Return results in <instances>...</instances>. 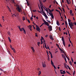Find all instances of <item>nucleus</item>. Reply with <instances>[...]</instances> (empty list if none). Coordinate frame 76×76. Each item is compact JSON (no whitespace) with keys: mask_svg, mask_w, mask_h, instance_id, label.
<instances>
[{"mask_svg":"<svg viewBox=\"0 0 76 76\" xmlns=\"http://www.w3.org/2000/svg\"><path fill=\"white\" fill-rule=\"evenodd\" d=\"M43 44H45H45H45V40H44V41H43Z\"/></svg>","mask_w":76,"mask_h":76,"instance_id":"c85d7f7f","label":"nucleus"},{"mask_svg":"<svg viewBox=\"0 0 76 76\" xmlns=\"http://www.w3.org/2000/svg\"><path fill=\"white\" fill-rule=\"evenodd\" d=\"M45 48H46V49H47V46L46 45V44H45Z\"/></svg>","mask_w":76,"mask_h":76,"instance_id":"09e8293b","label":"nucleus"},{"mask_svg":"<svg viewBox=\"0 0 76 76\" xmlns=\"http://www.w3.org/2000/svg\"><path fill=\"white\" fill-rule=\"evenodd\" d=\"M33 12H37V10H33Z\"/></svg>","mask_w":76,"mask_h":76,"instance_id":"f704fd0d","label":"nucleus"},{"mask_svg":"<svg viewBox=\"0 0 76 76\" xmlns=\"http://www.w3.org/2000/svg\"><path fill=\"white\" fill-rule=\"evenodd\" d=\"M58 48H59L60 51H62V49H61L60 48V47Z\"/></svg>","mask_w":76,"mask_h":76,"instance_id":"a18cd8bd","label":"nucleus"},{"mask_svg":"<svg viewBox=\"0 0 76 76\" xmlns=\"http://www.w3.org/2000/svg\"><path fill=\"white\" fill-rule=\"evenodd\" d=\"M66 1H67V4H70V2H69V0H66Z\"/></svg>","mask_w":76,"mask_h":76,"instance_id":"5701e85b","label":"nucleus"},{"mask_svg":"<svg viewBox=\"0 0 76 76\" xmlns=\"http://www.w3.org/2000/svg\"><path fill=\"white\" fill-rule=\"evenodd\" d=\"M8 40H9V42L10 43H11V39H10V37H8Z\"/></svg>","mask_w":76,"mask_h":76,"instance_id":"9b49d317","label":"nucleus"},{"mask_svg":"<svg viewBox=\"0 0 76 76\" xmlns=\"http://www.w3.org/2000/svg\"><path fill=\"white\" fill-rule=\"evenodd\" d=\"M56 45L57 47H58V48H59V45H58V44H56Z\"/></svg>","mask_w":76,"mask_h":76,"instance_id":"c9c22d12","label":"nucleus"},{"mask_svg":"<svg viewBox=\"0 0 76 76\" xmlns=\"http://www.w3.org/2000/svg\"><path fill=\"white\" fill-rule=\"evenodd\" d=\"M12 50H13V51L14 52V53H16V51H15V49H14L13 48H12Z\"/></svg>","mask_w":76,"mask_h":76,"instance_id":"1a4fd4ad","label":"nucleus"},{"mask_svg":"<svg viewBox=\"0 0 76 76\" xmlns=\"http://www.w3.org/2000/svg\"><path fill=\"white\" fill-rule=\"evenodd\" d=\"M61 74H65V73H66V72H61Z\"/></svg>","mask_w":76,"mask_h":76,"instance_id":"de8ad7c7","label":"nucleus"},{"mask_svg":"<svg viewBox=\"0 0 76 76\" xmlns=\"http://www.w3.org/2000/svg\"><path fill=\"white\" fill-rule=\"evenodd\" d=\"M65 23L66 25H67V22L66 21H65Z\"/></svg>","mask_w":76,"mask_h":76,"instance_id":"e433bc0d","label":"nucleus"},{"mask_svg":"<svg viewBox=\"0 0 76 76\" xmlns=\"http://www.w3.org/2000/svg\"><path fill=\"white\" fill-rule=\"evenodd\" d=\"M48 10H49V12H51V10H50V9L48 8Z\"/></svg>","mask_w":76,"mask_h":76,"instance_id":"49530a36","label":"nucleus"},{"mask_svg":"<svg viewBox=\"0 0 76 76\" xmlns=\"http://www.w3.org/2000/svg\"><path fill=\"white\" fill-rule=\"evenodd\" d=\"M61 40L63 41H63H64V37H62Z\"/></svg>","mask_w":76,"mask_h":76,"instance_id":"dca6fc26","label":"nucleus"},{"mask_svg":"<svg viewBox=\"0 0 76 76\" xmlns=\"http://www.w3.org/2000/svg\"><path fill=\"white\" fill-rule=\"evenodd\" d=\"M59 9H60V10H61V11H62V10H61V9L60 8V7H59Z\"/></svg>","mask_w":76,"mask_h":76,"instance_id":"69168bd1","label":"nucleus"},{"mask_svg":"<svg viewBox=\"0 0 76 76\" xmlns=\"http://www.w3.org/2000/svg\"><path fill=\"white\" fill-rule=\"evenodd\" d=\"M41 44L40 42H37V45L38 46H39V44Z\"/></svg>","mask_w":76,"mask_h":76,"instance_id":"f3484780","label":"nucleus"},{"mask_svg":"<svg viewBox=\"0 0 76 76\" xmlns=\"http://www.w3.org/2000/svg\"><path fill=\"white\" fill-rule=\"evenodd\" d=\"M44 23H43L40 26V27H41V26H42L43 25H44Z\"/></svg>","mask_w":76,"mask_h":76,"instance_id":"4d7b16f0","label":"nucleus"},{"mask_svg":"<svg viewBox=\"0 0 76 76\" xmlns=\"http://www.w3.org/2000/svg\"><path fill=\"white\" fill-rule=\"evenodd\" d=\"M40 6H41V9L42 11H44V10H43V8H42V7H41V5H40Z\"/></svg>","mask_w":76,"mask_h":76,"instance_id":"a19ab883","label":"nucleus"},{"mask_svg":"<svg viewBox=\"0 0 76 76\" xmlns=\"http://www.w3.org/2000/svg\"><path fill=\"white\" fill-rule=\"evenodd\" d=\"M28 27L29 26V27H28V28H30V29H31V28H32V26H31V25H30L29 26H28Z\"/></svg>","mask_w":76,"mask_h":76,"instance_id":"6ab92c4d","label":"nucleus"},{"mask_svg":"<svg viewBox=\"0 0 76 76\" xmlns=\"http://www.w3.org/2000/svg\"><path fill=\"white\" fill-rule=\"evenodd\" d=\"M41 72L40 71H39V72L38 73V75L39 76V75H41Z\"/></svg>","mask_w":76,"mask_h":76,"instance_id":"a878e982","label":"nucleus"},{"mask_svg":"<svg viewBox=\"0 0 76 76\" xmlns=\"http://www.w3.org/2000/svg\"><path fill=\"white\" fill-rule=\"evenodd\" d=\"M0 70H1V71H2V72H4V71L3 70V69H1V68H0Z\"/></svg>","mask_w":76,"mask_h":76,"instance_id":"bf43d9fd","label":"nucleus"},{"mask_svg":"<svg viewBox=\"0 0 76 76\" xmlns=\"http://www.w3.org/2000/svg\"><path fill=\"white\" fill-rule=\"evenodd\" d=\"M45 10L47 12V13H48V9L46 8V9H45Z\"/></svg>","mask_w":76,"mask_h":76,"instance_id":"79ce46f5","label":"nucleus"},{"mask_svg":"<svg viewBox=\"0 0 76 76\" xmlns=\"http://www.w3.org/2000/svg\"><path fill=\"white\" fill-rule=\"evenodd\" d=\"M42 13H43V14H44V15H45V12H44V11H42Z\"/></svg>","mask_w":76,"mask_h":76,"instance_id":"cd10ccee","label":"nucleus"},{"mask_svg":"<svg viewBox=\"0 0 76 76\" xmlns=\"http://www.w3.org/2000/svg\"><path fill=\"white\" fill-rule=\"evenodd\" d=\"M66 73H68V74H69V75H70V73H69V72L67 71H66Z\"/></svg>","mask_w":76,"mask_h":76,"instance_id":"5fc2aeb1","label":"nucleus"},{"mask_svg":"<svg viewBox=\"0 0 76 76\" xmlns=\"http://www.w3.org/2000/svg\"><path fill=\"white\" fill-rule=\"evenodd\" d=\"M48 60H50V57L49 56H48Z\"/></svg>","mask_w":76,"mask_h":76,"instance_id":"0e129e2a","label":"nucleus"},{"mask_svg":"<svg viewBox=\"0 0 76 76\" xmlns=\"http://www.w3.org/2000/svg\"><path fill=\"white\" fill-rule=\"evenodd\" d=\"M41 39H42H42H43V40H44V37H41Z\"/></svg>","mask_w":76,"mask_h":76,"instance_id":"c03bdc74","label":"nucleus"},{"mask_svg":"<svg viewBox=\"0 0 76 76\" xmlns=\"http://www.w3.org/2000/svg\"><path fill=\"white\" fill-rule=\"evenodd\" d=\"M71 61H72V63H73V58L71 57Z\"/></svg>","mask_w":76,"mask_h":76,"instance_id":"37998d69","label":"nucleus"},{"mask_svg":"<svg viewBox=\"0 0 76 76\" xmlns=\"http://www.w3.org/2000/svg\"><path fill=\"white\" fill-rule=\"evenodd\" d=\"M18 27L19 28V29H20V26H18Z\"/></svg>","mask_w":76,"mask_h":76,"instance_id":"052dcab7","label":"nucleus"},{"mask_svg":"<svg viewBox=\"0 0 76 76\" xmlns=\"http://www.w3.org/2000/svg\"><path fill=\"white\" fill-rule=\"evenodd\" d=\"M62 53H64V54H65V53L64 52V51H63V50H62V51H61Z\"/></svg>","mask_w":76,"mask_h":76,"instance_id":"72a5a7b5","label":"nucleus"},{"mask_svg":"<svg viewBox=\"0 0 76 76\" xmlns=\"http://www.w3.org/2000/svg\"><path fill=\"white\" fill-rule=\"evenodd\" d=\"M69 13H72V11L71 10H70V11H69Z\"/></svg>","mask_w":76,"mask_h":76,"instance_id":"ea45409f","label":"nucleus"},{"mask_svg":"<svg viewBox=\"0 0 76 76\" xmlns=\"http://www.w3.org/2000/svg\"><path fill=\"white\" fill-rule=\"evenodd\" d=\"M43 20L45 25H46L48 26H49V24H48V22H47V21H46L45 20Z\"/></svg>","mask_w":76,"mask_h":76,"instance_id":"f03ea898","label":"nucleus"},{"mask_svg":"<svg viewBox=\"0 0 76 76\" xmlns=\"http://www.w3.org/2000/svg\"><path fill=\"white\" fill-rule=\"evenodd\" d=\"M35 35H35V37H38V35H37V33H36L35 34Z\"/></svg>","mask_w":76,"mask_h":76,"instance_id":"58836bf2","label":"nucleus"},{"mask_svg":"<svg viewBox=\"0 0 76 76\" xmlns=\"http://www.w3.org/2000/svg\"><path fill=\"white\" fill-rule=\"evenodd\" d=\"M70 26V28L71 29H73V28L72 27H71V26Z\"/></svg>","mask_w":76,"mask_h":76,"instance_id":"13d9d810","label":"nucleus"},{"mask_svg":"<svg viewBox=\"0 0 76 76\" xmlns=\"http://www.w3.org/2000/svg\"><path fill=\"white\" fill-rule=\"evenodd\" d=\"M51 64H54V63H53V61H52V60L51 59Z\"/></svg>","mask_w":76,"mask_h":76,"instance_id":"c756f323","label":"nucleus"},{"mask_svg":"<svg viewBox=\"0 0 76 76\" xmlns=\"http://www.w3.org/2000/svg\"><path fill=\"white\" fill-rule=\"evenodd\" d=\"M74 64H76V62L75 61L74 62Z\"/></svg>","mask_w":76,"mask_h":76,"instance_id":"774afa93","label":"nucleus"},{"mask_svg":"<svg viewBox=\"0 0 76 76\" xmlns=\"http://www.w3.org/2000/svg\"><path fill=\"white\" fill-rule=\"evenodd\" d=\"M53 66L54 67L55 69H57V68H56V66H55V65H54Z\"/></svg>","mask_w":76,"mask_h":76,"instance_id":"3c124183","label":"nucleus"},{"mask_svg":"<svg viewBox=\"0 0 76 76\" xmlns=\"http://www.w3.org/2000/svg\"><path fill=\"white\" fill-rule=\"evenodd\" d=\"M48 12L49 15H50L51 16L52 19H54V15H53V12H52L51 11V12Z\"/></svg>","mask_w":76,"mask_h":76,"instance_id":"f257e3e1","label":"nucleus"},{"mask_svg":"<svg viewBox=\"0 0 76 76\" xmlns=\"http://www.w3.org/2000/svg\"><path fill=\"white\" fill-rule=\"evenodd\" d=\"M16 9H17L18 11L19 12H20V10H21V9L19 7H18Z\"/></svg>","mask_w":76,"mask_h":76,"instance_id":"7ed1b4c3","label":"nucleus"},{"mask_svg":"<svg viewBox=\"0 0 76 76\" xmlns=\"http://www.w3.org/2000/svg\"><path fill=\"white\" fill-rule=\"evenodd\" d=\"M27 21H28V23H30V21L29 20V19L27 20Z\"/></svg>","mask_w":76,"mask_h":76,"instance_id":"8fccbe9b","label":"nucleus"},{"mask_svg":"<svg viewBox=\"0 0 76 76\" xmlns=\"http://www.w3.org/2000/svg\"><path fill=\"white\" fill-rule=\"evenodd\" d=\"M7 7L9 9V10L10 11V12H11V10H10V8H9V7Z\"/></svg>","mask_w":76,"mask_h":76,"instance_id":"603ef678","label":"nucleus"},{"mask_svg":"<svg viewBox=\"0 0 76 76\" xmlns=\"http://www.w3.org/2000/svg\"><path fill=\"white\" fill-rule=\"evenodd\" d=\"M23 21H24V20H25V17L24 16H23Z\"/></svg>","mask_w":76,"mask_h":76,"instance_id":"393cba45","label":"nucleus"},{"mask_svg":"<svg viewBox=\"0 0 76 76\" xmlns=\"http://www.w3.org/2000/svg\"><path fill=\"white\" fill-rule=\"evenodd\" d=\"M26 1H27V6H28L29 5V3H28V1L27 0H26Z\"/></svg>","mask_w":76,"mask_h":76,"instance_id":"412c9836","label":"nucleus"},{"mask_svg":"<svg viewBox=\"0 0 76 76\" xmlns=\"http://www.w3.org/2000/svg\"><path fill=\"white\" fill-rule=\"evenodd\" d=\"M73 24V23H72V22H71V23H69V25H72Z\"/></svg>","mask_w":76,"mask_h":76,"instance_id":"4be33fe9","label":"nucleus"},{"mask_svg":"<svg viewBox=\"0 0 76 76\" xmlns=\"http://www.w3.org/2000/svg\"><path fill=\"white\" fill-rule=\"evenodd\" d=\"M44 16H45V18H46V19H48V16H47V15H46V14H45Z\"/></svg>","mask_w":76,"mask_h":76,"instance_id":"4468645a","label":"nucleus"},{"mask_svg":"<svg viewBox=\"0 0 76 76\" xmlns=\"http://www.w3.org/2000/svg\"><path fill=\"white\" fill-rule=\"evenodd\" d=\"M73 24H71V25H69V26H71L72 27H73V26H74V23H73Z\"/></svg>","mask_w":76,"mask_h":76,"instance_id":"ddd939ff","label":"nucleus"},{"mask_svg":"<svg viewBox=\"0 0 76 76\" xmlns=\"http://www.w3.org/2000/svg\"><path fill=\"white\" fill-rule=\"evenodd\" d=\"M23 29H24L23 28H22L20 29V31H23Z\"/></svg>","mask_w":76,"mask_h":76,"instance_id":"2eb2a0df","label":"nucleus"},{"mask_svg":"<svg viewBox=\"0 0 76 76\" xmlns=\"http://www.w3.org/2000/svg\"><path fill=\"white\" fill-rule=\"evenodd\" d=\"M63 44L64 45V46L65 47V42H64V41L63 42Z\"/></svg>","mask_w":76,"mask_h":76,"instance_id":"b1692460","label":"nucleus"},{"mask_svg":"<svg viewBox=\"0 0 76 76\" xmlns=\"http://www.w3.org/2000/svg\"><path fill=\"white\" fill-rule=\"evenodd\" d=\"M41 44H43V42H42V40L41 39Z\"/></svg>","mask_w":76,"mask_h":76,"instance_id":"2f4dec72","label":"nucleus"},{"mask_svg":"<svg viewBox=\"0 0 76 76\" xmlns=\"http://www.w3.org/2000/svg\"><path fill=\"white\" fill-rule=\"evenodd\" d=\"M68 22H71V20H70V19H68Z\"/></svg>","mask_w":76,"mask_h":76,"instance_id":"473e14b6","label":"nucleus"},{"mask_svg":"<svg viewBox=\"0 0 76 76\" xmlns=\"http://www.w3.org/2000/svg\"><path fill=\"white\" fill-rule=\"evenodd\" d=\"M50 54H51L50 56L51 58H53V55H52V54L51 53H50Z\"/></svg>","mask_w":76,"mask_h":76,"instance_id":"7c9ffc66","label":"nucleus"},{"mask_svg":"<svg viewBox=\"0 0 76 76\" xmlns=\"http://www.w3.org/2000/svg\"><path fill=\"white\" fill-rule=\"evenodd\" d=\"M30 19H31V20H33V18H32V17H31Z\"/></svg>","mask_w":76,"mask_h":76,"instance_id":"680f3d73","label":"nucleus"},{"mask_svg":"<svg viewBox=\"0 0 76 76\" xmlns=\"http://www.w3.org/2000/svg\"><path fill=\"white\" fill-rule=\"evenodd\" d=\"M64 65L65 66V67H66L67 66V64L66 63H64Z\"/></svg>","mask_w":76,"mask_h":76,"instance_id":"aec40b11","label":"nucleus"},{"mask_svg":"<svg viewBox=\"0 0 76 76\" xmlns=\"http://www.w3.org/2000/svg\"><path fill=\"white\" fill-rule=\"evenodd\" d=\"M48 28L49 29V31H52V26H49L48 27Z\"/></svg>","mask_w":76,"mask_h":76,"instance_id":"20e7f679","label":"nucleus"},{"mask_svg":"<svg viewBox=\"0 0 76 76\" xmlns=\"http://www.w3.org/2000/svg\"><path fill=\"white\" fill-rule=\"evenodd\" d=\"M31 49L33 50V52L34 53L35 52V50H34V48L33 47H31Z\"/></svg>","mask_w":76,"mask_h":76,"instance_id":"9d476101","label":"nucleus"},{"mask_svg":"<svg viewBox=\"0 0 76 76\" xmlns=\"http://www.w3.org/2000/svg\"><path fill=\"white\" fill-rule=\"evenodd\" d=\"M56 24L58 26H60V23H59L58 21L57 20H56Z\"/></svg>","mask_w":76,"mask_h":76,"instance_id":"0eeeda50","label":"nucleus"},{"mask_svg":"<svg viewBox=\"0 0 76 76\" xmlns=\"http://www.w3.org/2000/svg\"><path fill=\"white\" fill-rule=\"evenodd\" d=\"M74 25H76V22H74Z\"/></svg>","mask_w":76,"mask_h":76,"instance_id":"338daca9","label":"nucleus"},{"mask_svg":"<svg viewBox=\"0 0 76 76\" xmlns=\"http://www.w3.org/2000/svg\"><path fill=\"white\" fill-rule=\"evenodd\" d=\"M42 66L43 67H45L46 66V65L45 64V62H42Z\"/></svg>","mask_w":76,"mask_h":76,"instance_id":"39448f33","label":"nucleus"},{"mask_svg":"<svg viewBox=\"0 0 76 76\" xmlns=\"http://www.w3.org/2000/svg\"><path fill=\"white\" fill-rule=\"evenodd\" d=\"M62 9H63V11H64V12H65V11L64 10V8H63V7H62Z\"/></svg>","mask_w":76,"mask_h":76,"instance_id":"6e6d98bb","label":"nucleus"},{"mask_svg":"<svg viewBox=\"0 0 76 76\" xmlns=\"http://www.w3.org/2000/svg\"><path fill=\"white\" fill-rule=\"evenodd\" d=\"M75 71H74L73 72V76H75Z\"/></svg>","mask_w":76,"mask_h":76,"instance_id":"bb28decb","label":"nucleus"},{"mask_svg":"<svg viewBox=\"0 0 76 76\" xmlns=\"http://www.w3.org/2000/svg\"><path fill=\"white\" fill-rule=\"evenodd\" d=\"M19 15V14H16V15H15V17H16V16H17L18 15Z\"/></svg>","mask_w":76,"mask_h":76,"instance_id":"864d4df0","label":"nucleus"},{"mask_svg":"<svg viewBox=\"0 0 76 76\" xmlns=\"http://www.w3.org/2000/svg\"><path fill=\"white\" fill-rule=\"evenodd\" d=\"M23 30L24 31L23 33L24 34H26V31H25V29H24L23 28Z\"/></svg>","mask_w":76,"mask_h":76,"instance_id":"a211bd4d","label":"nucleus"},{"mask_svg":"<svg viewBox=\"0 0 76 76\" xmlns=\"http://www.w3.org/2000/svg\"><path fill=\"white\" fill-rule=\"evenodd\" d=\"M62 56L63 58H64V59H65V58H66V57H65V56L64 54H62Z\"/></svg>","mask_w":76,"mask_h":76,"instance_id":"6e6552de","label":"nucleus"},{"mask_svg":"<svg viewBox=\"0 0 76 76\" xmlns=\"http://www.w3.org/2000/svg\"><path fill=\"white\" fill-rule=\"evenodd\" d=\"M36 29L37 31H39L40 32V28H39V27H37Z\"/></svg>","mask_w":76,"mask_h":76,"instance_id":"423d86ee","label":"nucleus"},{"mask_svg":"<svg viewBox=\"0 0 76 76\" xmlns=\"http://www.w3.org/2000/svg\"><path fill=\"white\" fill-rule=\"evenodd\" d=\"M43 3H45V1H47V0H43Z\"/></svg>","mask_w":76,"mask_h":76,"instance_id":"4c0bfd02","label":"nucleus"},{"mask_svg":"<svg viewBox=\"0 0 76 76\" xmlns=\"http://www.w3.org/2000/svg\"><path fill=\"white\" fill-rule=\"evenodd\" d=\"M11 1H12L13 3H15V0H11Z\"/></svg>","mask_w":76,"mask_h":76,"instance_id":"e2e57ef3","label":"nucleus"},{"mask_svg":"<svg viewBox=\"0 0 76 76\" xmlns=\"http://www.w3.org/2000/svg\"><path fill=\"white\" fill-rule=\"evenodd\" d=\"M50 38L51 39H52V40H53V37H52V36L51 35L50 36Z\"/></svg>","mask_w":76,"mask_h":76,"instance_id":"f8f14e48","label":"nucleus"}]
</instances>
